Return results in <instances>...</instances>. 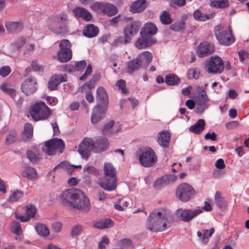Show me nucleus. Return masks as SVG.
<instances>
[{
    "instance_id": "f257e3e1",
    "label": "nucleus",
    "mask_w": 249,
    "mask_h": 249,
    "mask_svg": "<svg viewBox=\"0 0 249 249\" xmlns=\"http://www.w3.org/2000/svg\"><path fill=\"white\" fill-rule=\"evenodd\" d=\"M61 197L74 209L83 212H88L90 209L89 197L79 189H68L62 193Z\"/></svg>"
},
{
    "instance_id": "f03ea898",
    "label": "nucleus",
    "mask_w": 249,
    "mask_h": 249,
    "mask_svg": "<svg viewBox=\"0 0 249 249\" xmlns=\"http://www.w3.org/2000/svg\"><path fill=\"white\" fill-rule=\"evenodd\" d=\"M173 220L170 213L154 210L148 218L147 229L153 232L162 231L170 227Z\"/></svg>"
},
{
    "instance_id": "7ed1b4c3",
    "label": "nucleus",
    "mask_w": 249,
    "mask_h": 249,
    "mask_svg": "<svg viewBox=\"0 0 249 249\" xmlns=\"http://www.w3.org/2000/svg\"><path fill=\"white\" fill-rule=\"evenodd\" d=\"M69 18L65 12L49 17L46 23L48 28L57 35L64 34L69 32Z\"/></svg>"
},
{
    "instance_id": "20e7f679",
    "label": "nucleus",
    "mask_w": 249,
    "mask_h": 249,
    "mask_svg": "<svg viewBox=\"0 0 249 249\" xmlns=\"http://www.w3.org/2000/svg\"><path fill=\"white\" fill-rule=\"evenodd\" d=\"M30 114L36 121L47 119L51 115L50 108L43 102L36 103L30 107Z\"/></svg>"
},
{
    "instance_id": "39448f33",
    "label": "nucleus",
    "mask_w": 249,
    "mask_h": 249,
    "mask_svg": "<svg viewBox=\"0 0 249 249\" xmlns=\"http://www.w3.org/2000/svg\"><path fill=\"white\" fill-rule=\"evenodd\" d=\"M214 33L217 39L221 44L229 46L234 42V38L232 35L230 26L225 29L221 25H217Z\"/></svg>"
},
{
    "instance_id": "423d86ee",
    "label": "nucleus",
    "mask_w": 249,
    "mask_h": 249,
    "mask_svg": "<svg viewBox=\"0 0 249 249\" xmlns=\"http://www.w3.org/2000/svg\"><path fill=\"white\" fill-rule=\"evenodd\" d=\"M140 164L145 167L152 166L157 162V157L154 151L150 147L143 150L139 156Z\"/></svg>"
},
{
    "instance_id": "0eeeda50",
    "label": "nucleus",
    "mask_w": 249,
    "mask_h": 249,
    "mask_svg": "<svg viewBox=\"0 0 249 249\" xmlns=\"http://www.w3.org/2000/svg\"><path fill=\"white\" fill-rule=\"evenodd\" d=\"M64 142L60 139L54 138L50 140L45 143L43 151L48 155H53L57 152L62 153L64 148Z\"/></svg>"
},
{
    "instance_id": "6e6552de",
    "label": "nucleus",
    "mask_w": 249,
    "mask_h": 249,
    "mask_svg": "<svg viewBox=\"0 0 249 249\" xmlns=\"http://www.w3.org/2000/svg\"><path fill=\"white\" fill-rule=\"evenodd\" d=\"M195 193V190L191 185L183 183L177 187L176 195L180 201L186 202L193 197Z\"/></svg>"
},
{
    "instance_id": "1a4fd4ad",
    "label": "nucleus",
    "mask_w": 249,
    "mask_h": 249,
    "mask_svg": "<svg viewBox=\"0 0 249 249\" xmlns=\"http://www.w3.org/2000/svg\"><path fill=\"white\" fill-rule=\"evenodd\" d=\"M142 26L139 21H133L127 24L124 27L123 32L124 36V42L128 43L137 34Z\"/></svg>"
},
{
    "instance_id": "9d476101",
    "label": "nucleus",
    "mask_w": 249,
    "mask_h": 249,
    "mask_svg": "<svg viewBox=\"0 0 249 249\" xmlns=\"http://www.w3.org/2000/svg\"><path fill=\"white\" fill-rule=\"evenodd\" d=\"M207 71L213 74L221 73L224 70L223 60L218 56L211 57L207 64Z\"/></svg>"
},
{
    "instance_id": "9b49d317",
    "label": "nucleus",
    "mask_w": 249,
    "mask_h": 249,
    "mask_svg": "<svg viewBox=\"0 0 249 249\" xmlns=\"http://www.w3.org/2000/svg\"><path fill=\"white\" fill-rule=\"evenodd\" d=\"M94 141L89 138H85L79 145L78 151L84 158H88L91 151H94Z\"/></svg>"
},
{
    "instance_id": "f8f14e48",
    "label": "nucleus",
    "mask_w": 249,
    "mask_h": 249,
    "mask_svg": "<svg viewBox=\"0 0 249 249\" xmlns=\"http://www.w3.org/2000/svg\"><path fill=\"white\" fill-rule=\"evenodd\" d=\"M36 79L33 76L27 78L21 86L22 91L26 95H29L34 93L37 89Z\"/></svg>"
},
{
    "instance_id": "ddd939ff",
    "label": "nucleus",
    "mask_w": 249,
    "mask_h": 249,
    "mask_svg": "<svg viewBox=\"0 0 249 249\" xmlns=\"http://www.w3.org/2000/svg\"><path fill=\"white\" fill-rule=\"evenodd\" d=\"M202 213L201 209L178 210L180 219L184 222H189L195 217Z\"/></svg>"
},
{
    "instance_id": "4468645a",
    "label": "nucleus",
    "mask_w": 249,
    "mask_h": 249,
    "mask_svg": "<svg viewBox=\"0 0 249 249\" xmlns=\"http://www.w3.org/2000/svg\"><path fill=\"white\" fill-rule=\"evenodd\" d=\"M214 50L215 48L213 44L204 42L198 46L196 53L199 57H203L213 53Z\"/></svg>"
},
{
    "instance_id": "2eb2a0df",
    "label": "nucleus",
    "mask_w": 249,
    "mask_h": 249,
    "mask_svg": "<svg viewBox=\"0 0 249 249\" xmlns=\"http://www.w3.org/2000/svg\"><path fill=\"white\" fill-rule=\"evenodd\" d=\"M141 37L136 41L135 45L139 49H145L156 42V40L152 36L140 35Z\"/></svg>"
},
{
    "instance_id": "dca6fc26",
    "label": "nucleus",
    "mask_w": 249,
    "mask_h": 249,
    "mask_svg": "<svg viewBox=\"0 0 249 249\" xmlns=\"http://www.w3.org/2000/svg\"><path fill=\"white\" fill-rule=\"evenodd\" d=\"M66 81H67L66 74H55L50 78L48 88L51 90H56L61 83Z\"/></svg>"
},
{
    "instance_id": "f3484780",
    "label": "nucleus",
    "mask_w": 249,
    "mask_h": 249,
    "mask_svg": "<svg viewBox=\"0 0 249 249\" xmlns=\"http://www.w3.org/2000/svg\"><path fill=\"white\" fill-rule=\"evenodd\" d=\"M117 178H105L98 181V185L104 190L112 191L116 188Z\"/></svg>"
},
{
    "instance_id": "a211bd4d",
    "label": "nucleus",
    "mask_w": 249,
    "mask_h": 249,
    "mask_svg": "<svg viewBox=\"0 0 249 249\" xmlns=\"http://www.w3.org/2000/svg\"><path fill=\"white\" fill-rule=\"evenodd\" d=\"M107 110L106 107L96 106L92 110V114L91 117V122L95 124L101 120L105 116Z\"/></svg>"
},
{
    "instance_id": "6ab92c4d",
    "label": "nucleus",
    "mask_w": 249,
    "mask_h": 249,
    "mask_svg": "<svg viewBox=\"0 0 249 249\" xmlns=\"http://www.w3.org/2000/svg\"><path fill=\"white\" fill-rule=\"evenodd\" d=\"M94 152H101L105 151L108 147L109 143L105 137H100L94 141Z\"/></svg>"
},
{
    "instance_id": "aec40b11",
    "label": "nucleus",
    "mask_w": 249,
    "mask_h": 249,
    "mask_svg": "<svg viewBox=\"0 0 249 249\" xmlns=\"http://www.w3.org/2000/svg\"><path fill=\"white\" fill-rule=\"evenodd\" d=\"M214 232V229L212 228L210 230L203 229L197 232V235L199 238L201 243L203 244H207L209 238Z\"/></svg>"
},
{
    "instance_id": "412c9836",
    "label": "nucleus",
    "mask_w": 249,
    "mask_h": 249,
    "mask_svg": "<svg viewBox=\"0 0 249 249\" xmlns=\"http://www.w3.org/2000/svg\"><path fill=\"white\" fill-rule=\"evenodd\" d=\"M170 135L166 130H163L158 135V143L162 147H168L169 145Z\"/></svg>"
},
{
    "instance_id": "4be33fe9",
    "label": "nucleus",
    "mask_w": 249,
    "mask_h": 249,
    "mask_svg": "<svg viewBox=\"0 0 249 249\" xmlns=\"http://www.w3.org/2000/svg\"><path fill=\"white\" fill-rule=\"evenodd\" d=\"M157 30L156 26L153 23H147L142 29L140 32V35L152 36L153 35L156 34Z\"/></svg>"
},
{
    "instance_id": "5701e85b",
    "label": "nucleus",
    "mask_w": 249,
    "mask_h": 249,
    "mask_svg": "<svg viewBox=\"0 0 249 249\" xmlns=\"http://www.w3.org/2000/svg\"><path fill=\"white\" fill-rule=\"evenodd\" d=\"M152 54L151 53L145 51L139 54L137 59L139 63H140L141 66L143 65L146 68L152 61Z\"/></svg>"
},
{
    "instance_id": "b1692460",
    "label": "nucleus",
    "mask_w": 249,
    "mask_h": 249,
    "mask_svg": "<svg viewBox=\"0 0 249 249\" xmlns=\"http://www.w3.org/2000/svg\"><path fill=\"white\" fill-rule=\"evenodd\" d=\"M73 13L76 17L83 18L86 21H89L92 18L91 14L86 9L82 7H76L73 10Z\"/></svg>"
},
{
    "instance_id": "393cba45",
    "label": "nucleus",
    "mask_w": 249,
    "mask_h": 249,
    "mask_svg": "<svg viewBox=\"0 0 249 249\" xmlns=\"http://www.w3.org/2000/svg\"><path fill=\"white\" fill-rule=\"evenodd\" d=\"M147 7L146 1L139 0L132 3L130 6V11L134 13H140Z\"/></svg>"
},
{
    "instance_id": "a878e982",
    "label": "nucleus",
    "mask_w": 249,
    "mask_h": 249,
    "mask_svg": "<svg viewBox=\"0 0 249 249\" xmlns=\"http://www.w3.org/2000/svg\"><path fill=\"white\" fill-rule=\"evenodd\" d=\"M5 25L7 30L10 33H18L20 31L22 28V24L18 21H7Z\"/></svg>"
},
{
    "instance_id": "bb28decb",
    "label": "nucleus",
    "mask_w": 249,
    "mask_h": 249,
    "mask_svg": "<svg viewBox=\"0 0 249 249\" xmlns=\"http://www.w3.org/2000/svg\"><path fill=\"white\" fill-rule=\"evenodd\" d=\"M205 124L204 120L198 119L195 124L190 127L189 130L191 132L200 134L204 130Z\"/></svg>"
},
{
    "instance_id": "cd10ccee",
    "label": "nucleus",
    "mask_w": 249,
    "mask_h": 249,
    "mask_svg": "<svg viewBox=\"0 0 249 249\" xmlns=\"http://www.w3.org/2000/svg\"><path fill=\"white\" fill-rule=\"evenodd\" d=\"M0 89L5 94L10 96L15 100L18 93L14 88H13L10 85L7 83H3L0 85Z\"/></svg>"
},
{
    "instance_id": "c85d7f7f",
    "label": "nucleus",
    "mask_w": 249,
    "mask_h": 249,
    "mask_svg": "<svg viewBox=\"0 0 249 249\" xmlns=\"http://www.w3.org/2000/svg\"><path fill=\"white\" fill-rule=\"evenodd\" d=\"M99 33V29L93 24H89L85 28L83 34L88 37L91 38L96 36Z\"/></svg>"
},
{
    "instance_id": "c756f323",
    "label": "nucleus",
    "mask_w": 249,
    "mask_h": 249,
    "mask_svg": "<svg viewBox=\"0 0 249 249\" xmlns=\"http://www.w3.org/2000/svg\"><path fill=\"white\" fill-rule=\"evenodd\" d=\"M21 175L30 180H34L37 177L36 170L30 166L25 167L24 170L21 173Z\"/></svg>"
},
{
    "instance_id": "7c9ffc66",
    "label": "nucleus",
    "mask_w": 249,
    "mask_h": 249,
    "mask_svg": "<svg viewBox=\"0 0 249 249\" xmlns=\"http://www.w3.org/2000/svg\"><path fill=\"white\" fill-rule=\"evenodd\" d=\"M113 221L109 218L103 219L94 223V226L99 229L109 228L113 226Z\"/></svg>"
},
{
    "instance_id": "2f4dec72",
    "label": "nucleus",
    "mask_w": 249,
    "mask_h": 249,
    "mask_svg": "<svg viewBox=\"0 0 249 249\" xmlns=\"http://www.w3.org/2000/svg\"><path fill=\"white\" fill-rule=\"evenodd\" d=\"M215 15V13L210 14H204L199 10H196L194 13V18L198 21H205L208 19L212 18Z\"/></svg>"
},
{
    "instance_id": "473e14b6",
    "label": "nucleus",
    "mask_w": 249,
    "mask_h": 249,
    "mask_svg": "<svg viewBox=\"0 0 249 249\" xmlns=\"http://www.w3.org/2000/svg\"><path fill=\"white\" fill-rule=\"evenodd\" d=\"M104 171L106 177L109 178H116V170L113 165L107 162L104 164Z\"/></svg>"
},
{
    "instance_id": "72a5a7b5",
    "label": "nucleus",
    "mask_w": 249,
    "mask_h": 249,
    "mask_svg": "<svg viewBox=\"0 0 249 249\" xmlns=\"http://www.w3.org/2000/svg\"><path fill=\"white\" fill-rule=\"evenodd\" d=\"M72 57V52H67L59 50L57 53L58 60L60 62H66L71 59Z\"/></svg>"
},
{
    "instance_id": "f704fd0d",
    "label": "nucleus",
    "mask_w": 249,
    "mask_h": 249,
    "mask_svg": "<svg viewBox=\"0 0 249 249\" xmlns=\"http://www.w3.org/2000/svg\"><path fill=\"white\" fill-rule=\"evenodd\" d=\"M117 7L110 3H105L102 12L107 14L108 16H112L117 14Z\"/></svg>"
},
{
    "instance_id": "c9c22d12",
    "label": "nucleus",
    "mask_w": 249,
    "mask_h": 249,
    "mask_svg": "<svg viewBox=\"0 0 249 249\" xmlns=\"http://www.w3.org/2000/svg\"><path fill=\"white\" fill-rule=\"evenodd\" d=\"M214 199L217 206L220 209H225L227 206V203L224 198L221 196L220 192L217 191L215 194Z\"/></svg>"
},
{
    "instance_id": "e433bc0d",
    "label": "nucleus",
    "mask_w": 249,
    "mask_h": 249,
    "mask_svg": "<svg viewBox=\"0 0 249 249\" xmlns=\"http://www.w3.org/2000/svg\"><path fill=\"white\" fill-rule=\"evenodd\" d=\"M97 100L101 102L105 103L108 100V96L105 89L100 87L97 90Z\"/></svg>"
},
{
    "instance_id": "4c0bfd02",
    "label": "nucleus",
    "mask_w": 249,
    "mask_h": 249,
    "mask_svg": "<svg viewBox=\"0 0 249 249\" xmlns=\"http://www.w3.org/2000/svg\"><path fill=\"white\" fill-rule=\"evenodd\" d=\"M160 19L162 24L169 25L172 22L170 14L166 11H163L160 14Z\"/></svg>"
},
{
    "instance_id": "58836bf2",
    "label": "nucleus",
    "mask_w": 249,
    "mask_h": 249,
    "mask_svg": "<svg viewBox=\"0 0 249 249\" xmlns=\"http://www.w3.org/2000/svg\"><path fill=\"white\" fill-rule=\"evenodd\" d=\"M23 196V191L16 190L12 191L8 200L9 202H14L18 201Z\"/></svg>"
},
{
    "instance_id": "ea45409f",
    "label": "nucleus",
    "mask_w": 249,
    "mask_h": 249,
    "mask_svg": "<svg viewBox=\"0 0 249 249\" xmlns=\"http://www.w3.org/2000/svg\"><path fill=\"white\" fill-rule=\"evenodd\" d=\"M180 82L179 78L176 75L169 74L165 77V83L168 85H176Z\"/></svg>"
},
{
    "instance_id": "a19ab883",
    "label": "nucleus",
    "mask_w": 249,
    "mask_h": 249,
    "mask_svg": "<svg viewBox=\"0 0 249 249\" xmlns=\"http://www.w3.org/2000/svg\"><path fill=\"white\" fill-rule=\"evenodd\" d=\"M36 230L37 233L42 236H46L50 233L49 230L43 224L38 223L36 224Z\"/></svg>"
},
{
    "instance_id": "79ce46f5",
    "label": "nucleus",
    "mask_w": 249,
    "mask_h": 249,
    "mask_svg": "<svg viewBox=\"0 0 249 249\" xmlns=\"http://www.w3.org/2000/svg\"><path fill=\"white\" fill-rule=\"evenodd\" d=\"M211 6L216 8H224L229 6V2L228 0H216L211 2Z\"/></svg>"
},
{
    "instance_id": "37998d69",
    "label": "nucleus",
    "mask_w": 249,
    "mask_h": 249,
    "mask_svg": "<svg viewBox=\"0 0 249 249\" xmlns=\"http://www.w3.org/2000/svg\"><path fill=\"white\" fill-rule=\"evenodd\" d=\"M141 66L137 59L128 61L127 64V71L128 72H132L137 70Z\"/></svg>"
},
{
    "instance_id": "c03bdc74",
    "label": "nucleus",
    "mask_w": 249,
    "mask_h": 249,
    "mask_svg": "<svg viewBox=\"0 0 249 249\" xmlns=\"http://www.w3.org/2000/svg\"><path fill=\"white\" fill-rule=\"evenodd\" d=\"M26 215L29 218V220L31 218H33L36 213V207L32 204H28L26 206Z\"/></svg>"
},
{
    "instance_id": "a18cd8bd",
    "label": "nucleus",
    "mask_w": 249,
    "mask_h": 249,
    "mask_svg": "<svg viewBox=\"0 0 249 249\" xmlns=\"http://www.w3.org/2000/svg\"><path fill=\"white\" fill-rule=\"evenodd\" d=\"M59 47L60 50L65 51L67 52H72L71 48V44L67 39H63L61 40L59 43Z\"/></svg>"
},
{
    "instance_id": "49530a36",
    "label": "nucleus",
    "mask_w": 249,
    "mask_h": 249,
    "mask_svg": "<svg viewBox=\"0 0 249 249\" xmlns=\"http://www.w3.org/2000/svg\"><path fill=\"white\" fill-rule=\"evenodd\" d=\"M185 23L183 21H178L170 26V29L173 31L178 32L184 30Z\"/></svg>"
},
{
    "instance_id": "de8ad7c7",
    "label": "nucleus",
    "mask_w": 249,
    "mask_h": 249,
    "mask_svg": "<svg viewBox=\"0 0 249 249\" xmlns=\"http://www.w3.org/2000/svg\"><path fill=\"white\" fill-rule=\"evenodd\" d=\"M166 184H167V178L164 176L157 179L155 182L153 186L154 188L157 189L164 185H165Z\"/></svg>"
},
{
    "instance_id": "09e8293b",
    "label": "nucleus",
    "mask_w": 249,
    "mask_h": 249,
    "mask_svg": "<svg viewBox=\"0 0 249 249\" xmlns=\"http://www.w3.org/2000/svg\"><path fill=\"white\" fill-rule=\"evenodd\" d=\"M199 70L198 69H191L188 71V77L189 79H197L199 77Z\"/></svg>"
},
{
    "instance_id": "8fccbe9b",
    "label": "nucleus",
    "mask_w": 249,
    "mask_h": 249,
    "mask_svg": "<svg viewBox=\"0 0 249 249\" xmlns=\"http://www.w3.org/2000/svg\"><path fill=\"white\" fill-rule=\"evenodd\" d=\"M114 125V122L110 121L105 124L103 128V132L104 134L108 135L113 132L111 130L112 127Z\"/></svg>"
},
{
    "instance_id": "3c124183",
    "label": "nucleus",
    "mask_w": 249,
    "mask_h": 249,
    "mask_svg": "<svg viewBox=\"0 0 249 249\" xmlns=\"http://www.w3.org/2000/svg\"><path fill=\"white\" fill-rule=\"evenodd\" d=\"M26 154L27 158L32 163H37L39 161V157L33 152L27 150Z\"/></svg>"
},
{
    "instance_id": "603ef678",
    "label": "nucleus",
    "mask_w": 249,
    "mask_h": 249,
    "mask_svg": "<svg viewBox=\"0 0 249 249\" xmlns=\"http://www.w3.org/2000/svg\"><path fill=\"white\" fill-rule=\"evenodd\" d=\"M24 131L25 135L28 138H31L33 134V126L29 123L25 124L24 125Z\"/></svg>"
},
{
    "instance_id": "864d4df0",
    "label": "nucleus",
    "mask_w": 249,
    "mask_h": 249,
    "mask_svg": "<svg viewBox=\"0 0 249 249\" xmlns=\"http://www.w3.org/2000/svg\"><path fill=\"white\" fill-rule=\"evenodd\" d=\"M83 229V227L80 225H76L74 226L71 229V235L72 237L79 235Z\"/></svg>"
},
{
    "instance_id": "5fc2aeb1",
    "label": "nucleus",
    "mask_w": 249,
    "mask_h": 249,
    "mask_svg": "<svg viewBox=\"0 0 249 249\" xmlns=\"http://www.w3.org/2000/svg\"><path fill=\"white\" fill-rule=\"evenodd\" d=\"M197 99L204 100V101H210V99L206 94V90L203 87L199 88V92Z\"/></svg>"
},
{
    "instance_id": "6e6d98bb",
    "label": "nucleus",
    "mask_w": 249,
    "mask_h": 249,
    "mask_svg": "<svg viewBox=\"0 0 249 249\" xmlns=\"http://www.w3.org/2000/svg\"><path fill=\"white\" fill-rule=\"evenodd\" d=\"M17 140V133L15 131H13L9 134L6 139V142L7 144H10L15 142Z\"/></svg>"
},
{
    "instance_id": "4d7b16f0",
    "label": "nucleus",
    "mask_w": 249,
    "mask_h": 249,
    "mask_svg": "<svg viewBox=\"0 0 249 249\" xmlns=\"http://www.w3.org/2000/svg\"><path fill=\"white\" fill-rule=\"evenodd\" d=\"M238 55L242 62H246L249 58V53L247 51H241L238 52Z\"/></svg>"
},
{
    "instance_id": "13d9d810",
    "label": "nucleus",
    "mask_w": 249,
    "mask_h": 249,
    "mask_svg": "<svg viewBox=\"0 0 249 249\" xmlns=\"http://www.w3.org/2000/svg\"><path fill=\"white\" fill-rule=\"evenodd\" d=\"M52 227L54 232H59L62 228V224L59 221H55L52 224Z\"/></svg>"
},
{
    "instance_id": "bf43d9fd",
    "label": "nucleus",
    "mask_w": 249,
    "mask_h": 249,
    "mask_svg": "<svg viewBox=\"0 0 249 249\" xmlns=\"http://www.w3.org/2000/svg\"><path fill=\"white\" fill-rule=\"evenodd\" d=\"M11 68L9 66H5L0 69V75L2 77L8 76L11 72Z\"/></svg>"
},
{
    "instance_id": "052dcab7",
    "label": "nucleus",
    "mask_w": 249,
    "mask_h": 249,
    "mask_svg": "<svg viewBox=\"0 0 249 249\" xmlns=\"http://www.w3.org/2000/svg\"><path fill=\"white\" fill-rule=\"evenodd\" d=\"M86 65L87 63L85 60L77 62L74 64L75 70L77 71H81L85 68Z\"/></svg>"
},
{
    "instance_id": "680f3d73",
    "label": "nucleus",
    "mask_w": 249,
    "mask_h": 249,
    "mask_svg": "<svg viewBox=\"0 0 249 249\" xmlns=\"http://www.w3.org/2000/svg\"><path fill=\"white\" fill-rule=\"evenodd\" d=\"M12 228L13 231L15 234L20 235L22 233L20 224L19 222H14Z\"/></svg>"
},
{
    "instance_id": "e2e57ef3",
    "label": "nucleus",
    "mask_w": 249,
    "mask_h": 249,
    "mask_svg": "<svg viewBox=\"0 0 249 249\" xmlns=\"http://www.w3.org/2000/svg\"><path fill=\"white\" fill-rule=\"evenodd\" d=\"M95 86L94 81H92V80H90L88 83L84 84L82 88L83 91H91V89H92Z\"/></svg>"
},
{
    "instance_id": "0e129e2a",
    "label": "nucleus",
    "mask_w": 249,
    "mask_h": 249,
    "mask_svg": "<svg viewBox=\"0 0 249 249\" xmlns=\"http://www.w3.org/2000/svg\"><path fill=\"white\" fill-rule=\"evenodd\" d=\"M116 86L118 87L120 89L122 90L123 93H125L127 92V89H125V82L124 80L121 79L119 80L116 83Z\"/></svg>"
},
{
    "instance_id": "69168bd1",
    "label": "nucleus",
    "mask_w": 249,
    "mask_h": 249,
    "mask_svg": "<svg viewBox=\"0 0 249 249\" xmlns=\"http://www.w3.org/2000/svg\"><path fill=\"white\" fill-rule=\"evenodd\" d=\"M91 66L90 65H89L87 68V69L84 74L80 77V80L82 81L85 80L91 73Z\"/></svg>"
},
{
    "instance_id": "338daca9",
    "label": "nucleus",
    "mask_w": 249,
    "mask_h": 249,
    "mask_svg": "<svg viewBox=\"0 0 249 249\" xmlns=\"http://www.w3.org/2000/svg\"><path fill=\"white\" fill-rule=\"evenodd\" d=\"M105 3H100L98 2H96L92 4L91 6V8L95 10H101L102 12L103 11V8L104 7Z\"/></svg>"
},
{
    "instance_id": "774afa93",
    "label": "nucleus",
    "mask_w": 249,
    "mask_h": 249,
    "mask_svg": "<svg viewBox=\"0 0 249 249\" xmlns=\"http://www.w3.org/2000/svg\"><path fill=\"white\" fill-rule=\"evenodd\" d=\"M84 172L91 175H96L97 174V170L96 168L92 166H86L84 168Z\"/></svg>"
}]
</instances>
